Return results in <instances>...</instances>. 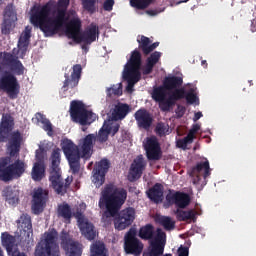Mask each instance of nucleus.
Wrapping results in <instances>:
<instances>
[{"label":"nucleus","instance_id":"nucleus-1","mask_svg":"<svg viewBox=\"0 0 256 256\" xmlns=\"http://www.w3.org/2000/svg\"><path fill=\"white\" fill-rule=\"evenodd\" d=\"M0 143H6V151L10 156L0 158V181L9 183L13 179H21L27 164L21 159L11 163V157H18L23 145V133L15 130V117L11 113H3L0 120Z\"/></svg>","mask_w":256,"mask_h":256},{"label":"nucleus","instance_id":"nucleus-2","mask_svg":"<svg viewBox=\"0 0 256 256\" xmlns=\"http://www.w3.org/2000/svg\"><path fill=\"white\" fill-rule=\"evenodd\" d=\"M125 201H127V191L113 183L104 186L98 201L99 209L104 211L102 214L104 223H111V219L118 216L114 221V227L118 231L127 229L135 221V208L128 207L121 210Z\"/></svg>","mask_w":256,"mask_h":256},{"label":"nucleus","instance_id":"nucleus-3","mask_svg":"<svg viewBox=\"0 0 256 256\" xmlns=\"http://www.w3.org/2000/svg\"><path fill=\"white\" fill-rule=\"evenodd\" d=\"M71 0L49 1L35 8L30 16V23L44 33L45 37L57 35L69 23L67 8Z\"/></svg>","mask_w":256,"mask_h":256},{"label":"nucleus","instance_id":"nucleus-4","mask_svg":"<svg viewBox=\"0 0 256 256\" xmlns=\"http://www.w3.org/2000/svg\"><path fill=\"white\" fill-rule=\"evenodd\" d=\"M95 134H88L82 140L81 152L79 147L73 141L67 139L63 141L62 151L69 163L73 175H77L81 171V158L91 159L93 155V147L95 146Z\"/></svg>","mask_w":256,"mask_h":256},{"label":"nucleus","instance_id":"nucleus-5","mask_svg":"<svg viewBox=\"0 0 256 256\" xmlns=\"http://www.w3.org/2000/svg\"><path fill=\"white\" fill-rule=\"evenodd\" d=\"M81 27V19H71L65 29V34L68 39H73L75 43H84L85 45L95 43L97 37H99V26L95 23H91L83 32H81Z\"/></svg>","mask_w":256,"mask_h":256},{"label":"nucleus","instance_id":"nucleus-6","mask_svg":"<svg viewBox=\"0 0 256 256\" xmlns=\"http://www.w3.org/2000/svg\"><path fill=\"white\" fill-rule=\"evenodd\" d=\"M51 166H50V187L55 191L57 195H65L67 193V189L73 183V178L67 177L63 180V176H61V149L55 148L52 151L50 156Z\"/></svg>","mask_w":256,"mask_h":256},{"label":"nucleus","instance_id":"nucleus-7","mask_svg":"<svg viewBox=\"0 0 256 256\" xmlns=\"http://www.w3.org/2000/svg\"><path fill=\"white\" fill-rule=\"evenodd\" d=\"M143 64V59L141 52L135 49L131 52L130 59L127 61L124 71L123 79L127 81L126 90L128 93H133V88L136 83L141 81V65Z\"/></svg>","mask_w":256,"mask_h":256},{"label":"nucleus","instance_id":"nucleus-8","mask_svg":"<svg viewBox=\"0 0 256 256\" xmlns=\"http://www.w3.org/2000/svg\"><path fill=\"white\" fill-rule=\"evenodd\" d=\"M59 232L55 228H50L44 233V238L41 239L34 251V256H61L57 239Z\"/></svg>","mask_w":256,"mask_h":256},{"label":"nucleus","instance_id":"nucleus-9","mask_svg":"<svg viewBox=\"0 0 256 256\" xmlns=\"http://www.w3.org/2000/svg\"><path fill=\"white\" fill-rule=\"evenodd\" d=\"M70 117L73 123H79L82 126L91 125L97 119L95 113L87 110L85 104L77 100L70 103Z\"/></svg>","mask_w":256,"mask_h":256},{"label":"nucleus","instance_id":"nucleus-10","mask_svg":"<svg viewBox=\"0 0 256 256\" xmlns=\"http://www.w3.org/2000/svg\"><path fill=\"white\" fill-rule=\"evenodd\" d=\"M0 91L6 93L9 99H17L21 91V85L17 80V77L11 73H5L0 78Z\"/></svg>","mask_w":256,"mask_h":256},{"label":"nucleus","instance_id":"nucleus-11","mask_svg":"<svg viewBox=\"0 0 256 256\" xmlns=\"http://www.w3.org/2000/svg\"><path fill=\"white\" fill-rule=\"evenodd\" d=\"M143 242L137 238V228H130L124 236V251L127 255H141Z\"/></svg>","mask_w":256,"mask_h":256},{"label":"nucleus","instance_id":"nucleus-12","mask_svg":"<svg viewBox=\"0 0 256 256\" xmlns=\"http://www.w3.org/2000/svg\"><path fill=\"white\" fill-rule=\"evenodd\" d=\"M74 217L77 219L78 227L83 237L88 239V241H94V239L97 237L95 225H93L89 219L85 218L83 211L79 208H77L76 212L74 213Z\"/></svg>","mask_w":256,"mask_h":256},{"label":"nucleus","instance_id":"nucleus-13","mask_svg":"<svg viewBox=\"0 0 256 256\" xmlns=\"http://www.w3.org/2000/svg\"><path fill=\"white\" fill-rule=\"evenodd\" d=\"M167 243V234L161 229H157V234L153 241L150 242V249L143 252L142 256H161L165 251Z\"/></svg>","mask_w":256,"mask_h":256},{"label":"nucleus","instance_id":"nucleus-14","mask_svg":"<svg viewBox=\"0 0 256 256\" xmlns=\"http://www.w3.org/2000/svg\"><path fill=\"white\" fill-rule=\"evenodd\" d=\"M60 245L64 251H69L68 256H81L83 255V249L79 242L73 240V236L67 232V230H62L60 233Z\"/></svg>","mask_w":256,"mask_h":256},{"label":"nucleus","instance_id":"nucleus-15","mask_svg":"<svg viewBox=\"0 0 256 256\" xmlns=\"http://www.w3.org/2000/svg\"><path fill=\"white\" fill-rule=\"evenodd\" d=\"M166 203L169 207L176 205L177 209H187L191 205V196L184 192L169 190L166 195Z\"/></svg>","mask_w":256,"mask_h":256},{"label":"nucleus","instance_id":"nucleus-16","mask_svg":"<svg viewBox=\"0 0 256 256\" xmlns=\"http://www.w3.org/2000/svg\"><path fill=\"white\" fill-rule=\"evenodd\" d=\"M110 165L109 160L105 158L95 164L92 181L97 189L105 183V175H107Z\"/></svg>","mask_w":256,"mask_h":256},{"label":"nucleus","instance_id":"nucleus-17","mask_svg":"<svg viewBox=\"0 0 256 256\" xmlns=\"http://www.w3.org/2000/svg\"><path fill=\"white\" fill-rule=\"evenodd\" d=\"M49 199V192L41 187L34 190L32 195V211L35 215L43 213V209Z\"/></svg>","mask_w":256,"mask_h":256},{"label":"nucleus","instance_id":"nucleus-18","mask_svg":"<svg viewBox=\"0 0 256 256\" xmlns=\"http://www.w3.org/2000/svg\"><path fill=\"white\" fill-rule=\"evenodd\" d=\"M82 71H83V68L81 67V64H75L73 66V71L71 72V75L65 73L64 75L65 80L62 86L63 93H67L68 89L77 88V85H79V81H81Z\"/></svg>","mask_w":256,"mask_h":256},{"label":"nucleus","instance_id":"nucleus-19","mask_svg":"<svg viewBox=\"0 0 256 256\" xmlns=\"http://www.w3.org/2000/svg\"><path fill=\"white\" fill-rule=\"evenodd\" d=\"M146 167L147 161L142 154L138 155L130 166L128 181H130V183H134L137 179H141V175H143Z\"/></svg>","mask_w":256,"mask_h":256},{"label":"nucleus","instance_id":"nucleus-20","mask_svg":"<svg viewBox=\"0 0 256 256\" xmlns=\"http://www.w3.org/2000/svg\"><path fill=\"white\" fill-rule=\"evenodd\" d=\"M146 157L148 161H159L163 157V151H161V144L157 137H151L147 139L145 145Z\"/></svg>","mask_w":256,"mask_h":256},{"label":"nucleus","instance_id":"nucleus-21","mask_svg":"<svg viewBox=\"0 0 256 256\" xmlns=\"http://www.w3.org/2000/svg\"><path fill=\"white\" fill-rule=\"evenodd\" d=\"M204 171V173H203ZM201 173H203V179H207L211 175V168L209 166V160L197 163L190 172V177L193 178V185L201 184Z\"/></svg>","mask_w":256,"mask_h":256},{"label":"nucleus","instance_id":"nucleus-22","mask_svg":"<svg viewBox=\"0 0 256 256\" xmlns=\"http://www.w3.org/2000/svg\"><path fill=\"white\" fill-rule=\"evenodd\" d=\"M15 21H17V13L11 6H7L4 10V20L1 25L2 35H9L11 29L15 27Z\"/></svg>","mask_w":256,"mask_h":256},{"label":"nucleus","instance_id":"nucleus-23","mask_svg":"<svg viewBox=\"0 0 256 256\" xmlns=\"http://www.w3.org/2000/svg\"><path fill=\"white\" fill-rule=\"evenodd\" d=\"M18 225H20V237L24 241H31L33 237V224L31 223V216L29 214H22L17 220Z\"/></svg>","mask_w":256,"mask_h":256},{"label":"nucleus","instance_id":"nucleus-24","mask_svg":"<svg viewBox=\"0 0 256 256\" xmlns=\"http://www.w3.org/2000/svg\"><path fill=\"white\" fill-rule=\"evenodd\" d=\"M134 117L139 129H144V131H149L153 125V116L146 109H139L135 112Z\"/></svg>","mask_w":256,"mask_h":256},{"label":"nucleus","instance_id":"nucleus-25","mask_svg":"<svg viewBox=\"0 0 256 256\" xmlns=\"http://www.w3.org/2000/svg\"><path fill=\"white\" fill-rule=\"evenodd\" d=\"M20 194L19 189L13 186H6L2 190V197L5 199L6 203L12 207H17V204L20 202Z\"/></svg>","mask_w":256,"mask_h":256},{"label":"nucleus","instance_id":"nucleus-26","mask_svg":"<svg viewBox=\"0 0 256 256\" xmlns=\"http://www.w3.org/2000/svg\"><path fill=\"white\" fill-rule=\"evenodd\" d=\"M131 107L129 104L119 102L111 110V120L112 121H123L127 115H129Z\"/></svg>","mask_w":256,"mask_h":256},{"label":"nucleus","instance_id":"nucleus-27","mask_svg":"<svg viewBox=\"0 0 256 256\" xmlns=\"http://www.w3.org/2000/svg\"><path fill=\"white\" fill-rule=\"evenodd\" d=\"M165 188L162 186L161 183H156L151 187L147 192L146 195L150 201L159 205V203H163V191Z\"/></svg>","mask_w":256,"mask_h":256},{"label":"nucleus","instance_id":"nucleus-28","mask_svg":"<svg viewBox=\"0 0 256 256\" xmlns=\"http://www.w3.org/2000/svg\"><path fill=\"white\" fill-rule=\"evenodd\" d=\"M31 31V26H26L18 40V49L21 51L22 55H25V53H27V49L29 48V43L31 41Z\"/></svg>","mask_w":256,"mask_h":256},{"label":"nucleus","instance_id":"nucleus-29","mask_svg":"<svg viewBox=\"0 0 256 256\" xmlns=\"http://www.w3.org/2000/svg\"><path fill=\"white\" fill-rule=\"evenodd\" d=\"M174 214L176 215L177 221H197V211L191 209V210H183V208H177L174 211Z\"/></svg>","mask_w":256,"mask_h":256},{"label":"nucleus","instance_id":"nucleus-30","mask_svg":"<svg viewBox=\"0 0 256 256\" xmlns=\"http://www.w3.org/2000/svg\"><path fill=\"white\" fill-rule=\"evenodd\" d=\"M138 237L142 241H155V226L153 224H146L140 227Z\"/></svg>","mask_w":256,"mask_h":256},{"label":"nucleus","instance_id":"nucleus-31","mask_svg":"<svg viewBox=\"0 0 256 256\" xmlns=\"http://www.w3.org/2000/svg\"><path fill=\"white\" fill-rule=\"evenodd\" d=\"M57 215L64 219L65 223H71V219L75 217V213L71 211V206L66 202L58 205Z\"/></svg>","mask_w":256,"mask_h":256},{"label":"nucleus","instance_id":"nucleus-32","mask_svg":"<svg viewBox=\"0 0 256 256\" xmlns=\"http://www.w3.org/2000/svg\"><path fill=\"white\" fill-rule=\"evenodd\" d=\"M181 85H183V78L179 76H168L163 81V86L167 89V91L179 89Z\"/></svg>","mask_w":256,"mask_h":256},{"label":"nucleus","instance_id":"nucleus-33","mask_svg":"<svg viewBox=\"0 0 256 256\" xmlns=\"http://www.w3.org/2000/svg\"><path fill=\"white\" fill-rule=\"evenodd\" d=\"M15 236L9 234V232H3L1 234V243L5 247L8 255L13 253V247H15Z\"/></svg>","mask_w":256,"mask_h":256},{"label":"nucleus","instance_id":"nucleus-34","mask_svg":"<svg viewBox=\"0 0 256 256\" xmlns=\"http://www.w3.org/2000/svg\"><path fill=\"white\" fill-rule=\"evenodd\" d=\"M105 243L96 241L90 246V256H109Z\"/></svg>","mask_w":256,"mask_h":256},{"label":"nucleus","instance_id":"nucleus-35","mask_svg":"<svg viewBox=\"0 0 256 256\" xmlns=\"http://www.w3.org/2000/svg\"><path fill=\"white\" fill-rule=\"evenodd\" d=\"M31 177L33 181H42L45 177V164L35 162L32 168Z\"/></svg>","mask_w":256,"mask_h":256},{"label":"nucleus","instance_id":"nucleus-36","mask_svg":"<svg viewBox=\"0 0 256 256\" xmlns=\"http://www.w3.org/2000/svg\"><path fill=\"white\" fill-rule=\"evenodd\" d=\"M151 97L153 101L160 103V101H163L167 97V88L164 85L154 87Z\"/></svg>","mask_w":256,"mask_h":256},{"label":"nucleus","instance_id":"nucleus-37","mask_svg":"<svg viewBox=\"0 0 256 256\" xmlns=\"http://www.w3.org/2000/svg\"><path fill=\"white\" fill-rule=\"evenodd\" d=\"M156 223L164 227L165 231H173L175 229V221L169 216H157Z\"/></svg>","mask_w":256,"mask_h":256},{"label":"nucleus","instance_id":"nucleus-38","mask_svg":"<svg viewBox=\"0 0 256 256\" xmlns=\"http://www.w3.org/2000/svg\"><path fill=\"white\" fill-rule=\"evenodd\" d=\"M137 43L143 55H150L151 39L149 37L142 35L140 39H137Z\"/></svg>","mask_w":256,"mask_h":256},{"label":"nucleus","instance_id":"nucleus-39","mask_svg":"<svg viewBox=\"0 0 256 256\" xmlns=\"http://www.w3.org/2000/svg\"><path fill=\"white\" fill-rule=\"evenodd\" d=\"M17 57L9 52H0V65L2 67H11Z\"/></svg>","mask_w":256,"mask_h":256},{"label":"nucleus","instance_id":"nucleus-40","mask_svg":"<svg viewBox=\"0 0 256 256\" xmlns=\"http://www.w3.org/2000/svg\"><path fill=\"white\" fill-rule=\"evenodd\" d=\"M155 0H130L131 7L134 9H138L139 11H143L149 7V5H153Z\"/></svg>","mask_w":256,"mask_h":256},{"label":"nucleus","instance_id":"nucleus-41","mask_svg":"<svg viewBox=\"0 0 256 256\" xmlns=\"http://www.w3.org/2000/svg\"><path fill=\"white\" fill-rule=\"evenodd\" d=\"M36 119H38V121L42 123V129H44V131H47L48 135H51V133H53V124H51V121H49V119H47L43 114L38 112L36 114Z\"/></svg>","mask_w":256,"mask_h":256},{"label":"nucleus","instance_id":"nucleus-42","mask_svg":"<svg viewBox=\"0 0 256 256\" xmlns=\"http://www.w3.org/2000/svg\"><path fill=\"white\" fill-rule=\"evenodd\" d=\"M168 97L176 105L177 101H181V99H185V88L175 89L169 94Z\"/></svg>","mask_w":256,"mask_h":256},{"label":"nucleus","instance_id":"nucleus-43","mask_svg":"<svg viewBox=\"0 0 256 256\" xmlns=\"http://www.w3.org/2000/svg\"><path fill=\"white\" fill-rule=\"evenodd\" d=\"M107 93V97H121V95H123V86L121 85V83L117 84V85H113L110 88H107L106 90Z\"/></svg>","mask_w":256,"mask_h":256},{"label":"nucleus","instance_id":"nucleus-44","mask_svg":"<svg viewBox=\"0 0 256 256\" xmlns=\"http://www.w3.org/2000/svg\"><path fill=\"white\" fill-rule=\"evenodd\" d=\"M159 108L163 112H169L173 107H175V102H173L169 97L164 98L163 101L158 102Z\"/></svg>","mask_w":256,"mask_h":256},{"label":"nucleus","instance_id":"nucleus-45","mask_svg":"<svg viewBox=\"0 0 256 256\" xmlns=\"http://www.w3.org/2000/svg\"><path fill=\"white\" fill-rule=\"evenodd\" d=\"M10 69H12L16 75H23V73H25V66H23V63H21L17 57L10 66Z\"/></svg>","mask_w":256,"mask_h":256},{"label":"nucleus","instance_id":"nucleus-46","mask_svg":"<svg viewBox=\"0 0 256 256\" xmlns=\"http://www.w3.org/2000/svg\"><path fill=\"white\" fill-rule=\"evenodd\" d=\"M154 131L158 137H165L167 135V131H169V125H166L163 122H158Z\"/></svg>","mask_w":256,"mask_h":256},{"label":"nucleus","instance_id":"nucleus-47","mask_svg":"<svg viewBox=\"0 0 256 256\" xmlns=\"http://www.w3.org/2000/svg\"><path fill=\"white\" fill-rule=\"evenodd\" d=\"M109 139V130L101 128L98 134H95V140L97 143H105Z\"/></svg>","mask_w":256,"mask_h":256},{"label":"nucleus","instance_id":"nucleus-48","mask_svg":"<svg viewBox=\"0 0 256 256\" xmlns=\"http://www.w3.org/2000/svg\"><path fill=\"white\" fill-rule=\"evenodd\" d=\"M95 3H97V0H82L83 9L88 13H95L97 11Z\"/></svg>","mask_w":256,"mask_h":256},{"label":"nucleus","instance_id":"nucleus-49","mask_svg":"<svg viewBox=\"0 0 256 256\" xmlns=\"http://www.w3.org/2000/svg\"><path fill=\"white\" fill-rule=\"evenodd\" d=\"M184 99H186L188 105H193L197 102V94H195V89L191 88L188 92L185 91Z\"/></svg>","mask_w":256,"mask_h":256},{"label":"nucleus","instance_id":"nucleus-50","mask_svg":"<svg viewBox=\"0 0 256 256\" xmlns=\"http://www.w3.org/2000/svg\"><path fill=\"white\" fill-rule=\"evenodd\" d=\"M160 59H161V52L155 51L150 55V57L147 58L146 63L155 67V65L159 63Z\"/></svg>","mask_w":256,"mask_h":256},{"label":"nucleus","instance_id":"nucleus-51","mask_svg":"<svg viewBox=\"0 0 256 256\" xmlns=\"http://www.w3.org/2000/svg\"><path fill=\"white\" fill-rule=\"evenodd\" d=\"M160 59H161V52L155 51L150 55V57L147 58L146 63L155 67V65L159 63Z\"/></svg>","mask_w":256,"mask_h":256},{"label":"nucleus","instance_id":"nucleus-52","mask_svg":"<svg viewBox=\"0 0 256 256\" xmlns=\"http://www.w3.org/2000/svg\"><path fill=\"white\" fill-rule=\"evenodd\" d=\"M160 59H161V52L155 51L150 55V57L147 58L146 63L155 67V65L159 63Z\"/></svg>","mask_w":256,"mask_h":256},{"label":"nucleus","instance_id":"nucleus-53","mask_svg":"<svg viewBox=\"0 0 256 256\" xmlns=\"http://www.w3.org/2000/svg\"><path fill=\"white\" fill-rule=\"evenodd\" d=\"M36 163L45 164V148L40 147L35 152Z\"/></svg>","mask_w":256,"mask_h":256},{"label":"nucleus","instance_id":"nucleus-54","mask_svg":"<svg viewBox=\"0 0 256 256\" xmlns=\"http://www.w3.org/2000/svg\"><path fill=\"white\" fill-rule=\"evenodd\" d=\"M120 128H121V125H119V123H116V124L112 125L111 127H106L107 131H109V133H112V137H115V135H117V133H119Z\"/></svg>","mask_w":256,"mask_h":256},{"label":"nucleus","instance_id":"nucleus-55","mask_svg":"<svg viewBox=\"0 0 256 256\" xmlns=\"http://www.w3.org/2000/svg\"><path fill=\"white\" fill-rule=\"evenodd\" d=\"M113 5H115V0H106L103 4L104 11H113Z\"/></svg>","mask_w":256,"mask_h":256},{"label":"nucleus","instance_id":"nucleus-56","mask_svg":"<svg viewBox=\"0 0 256 256\" xmlns=\"http://www.w3.org/2000/svg\"><path fill=\"white\" fill-rule=\"evenodd\" d=\"M153 67L155 66L148 64V62H146V65L142 70L143 75H151V73H153Z\"/></svg>","mask_w":256,"mask_h":256},{"label":"nucleus","instance_id":"nucleus-57","mask_svg":"<svg viewBox=\"0 0 256 256\" xmlns=\"http://www.w3.org/2000/svg\"><path fill=\"white\" fill-rule=\"evenodd\" d=\"M185 111H187V108H185V106L178 104L177 109H176L177 117H179V119H181V117H183V115H185Z\"/></svg>","mask_w":256,"mask_h":256},{"label":"nucleus","instance_id":"nucleus-58","mask_svg":"<svg viewBox=\"0 0 256 256\" xmlns=\"http://www.w3.org/2000/svg\"><path fill=\"white\" fill-rule=\"evenodd\" d=\"M178 256H189V248L181 246L178 249Z\"/></svg>","mask_w":256,"mask_h":256},{"label":"nucleus","instance_id":"nucleus-59","mask_svg":"<svg viewBox=\"0 0 256 256\" xmlns=\"http://www.w3.org/2000/svg\"><path fill=\"white\" fill-rule=\"evenodd\" d=\"M199 129H201V125H199V124H194V125L192 126V128L189 130V133L192 134V135H194V137H195V134H197V133L199 132Z\"/></svg>","mask_w":256,"mask_h":256},{"label":"nucleus","instance_id":"nucleus-60","mask_svg":"<svg viewBox=\"0 0 256 256\" xmlns=\"http://www.w3.org/2000/svg\"><path fill=\"white\" fill-rule=\"evenodd\" d=\"M185 140V142L188 145H191V143H193V139H195V135L191 134L190 132H188L187 136L183 138Z\"/></svg>","mask_w":256,"mask_h":256},{"label":"nucleus","instance_id":"nucleus-61","mask_svg":"<svg viewBox=\"0 0 256 256\" xmlns=\"http://www.w3.org/2000/svg\"><path fill=\"white\" fill-rule=\"evenodd\" d=\"M177 145L180 149H187V142L183 139L178 140Z\"/></svg>","mask_w":256,"mask_h":256},{"label":"nucleus","instance_id":"nucleus-62","mask_svg":"<svg viewBox=\"0 0 256 256\" xmlns=\"http://www.w3.org/2000/svg\"><path fill=\"white\" fill-rule=\"evenodd\" d=\"M11 256H27L24 252H20L19 250H12L10 253Z\"/></svg>","mask_w":256,"mask_h":256},{"label":"nucleus","instance_id":"nucleus-63","mask_svg":"<svg viewBox=\"0 0 256 256\" xmlns=\"http://www.w3.org/2000/svg\"><path fill=\"white\" fill-rule=\"evenodd\" d=\"M159 47V42H154V43H150V54L153 53V51H155V49H157Z\"/></svg>","mask_w":256,"mask_h":256},{"label":"nucleus","instance_id":"nucleus-64","mask_svg":"<svg viewBox=\"0 0 256 256\" xmlns=\"http://www.w3.org/2000/svg\"><path fill=\"white\" fill-rule=\"evenodd\" d=\"M201 117H203V113H202V112H196V113L194 114L193 121H194V122H197V121H199V119H200Z\"/></svg>","mask_w":256,"mask_h":256}]
</instances>
